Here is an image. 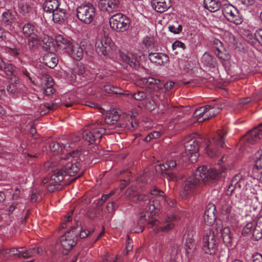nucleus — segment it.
<instances>
[{"instance_id":"1","label":"nucleus","mask_w":262,"mask_h":262,"mask_svg":"<svg viewBox=\"0 0 262 262\" xmlns=\"http://www.w3.org/2000/svg\"><path fill=\"white\" fill-rule=\"evenodd\" d=\"M138 199L143 202L144 211L138 215L137 223L134 224L132 229L133 232H142L146 224L155 233H158L161 231L167 232L174 228L173 222L178 220V216L176 214L173 213L167 215L163 222H160L157 220H150V219H152L157 212L156 200L154 199V198H149L148 196L144 194L139 195Z\"/></svg>"},{"instance_id":"2","label":"nucleus","mask_w":262,"mask_h":262,"mask_svg":"<svg viewBox=\"0 0 262 262\" xmlns=\"http://www.w3.org/2000/svg\"><path fill=\"white\" fill-rule=\"evenodd\" d=\"M202 141L200 137L196 139L186 137L184 143L185 153L182 156L177 155L172 159H168L165 163L156 165V172L169 181H177L178 180V172L181 169L182 164L188 161L192 163L197 161L199 156V145Z\"/></svg>"},{"instance_id":"3","label":"nucleus","mask_w":262,"mask_h":262,"mask_svg":"<svg viewBox=\"0 0 262 262\" xmlns=\"http://www.w3.org/2000/svg\"><path fill=\"white\" fill-rule=\"evenodd\" d=\"M71 158H68L69 161L65 164L63 167L58 170H55L50 177L47 187L48 190L53 192L61 188L60 183L63 180L64 176L70 177L78 174L80 177L83 173L81 170L82 156L78 150H73L69 152Z\"/></svg>"},{"instance_id":"4","label":"nucleus","mask_w":262,"mask_h":262,"mask_svg":"<svg viewBox=\"0 0 262 262\" xmlns=\"http://www.w3.org/2000/svg\"><path fill=\"white\" fill-rule=\"evenodd\" d=\"M221 174L222 173L216 169L208 168L205 165L199 167L193 174L184 181L181 195L187 198L189 194H196L200 191L203 184H209L211 180L220 178Z\"/></svg>"},{"instance_id":"5","label":"nucleus","mask_w":262,"mask_h":262,"mask_svg":"<svg viewBox=\"0 0 262 262\" xmlns=\"http://www.w3.org/2000/svg\"><path fill=\"white\" fill-rule=\"evenodd\" d=\"M42 253V249L39 247H35L29 249H27L26 247L6 249L2 248L0 249V258L6 259L11 255H17L19 257L28 258L35 256L37 254L41 255Z\"/></svg>"},{"instance_id":"6","label":"nucleus","mask_w":262,"mask_h":262,"mask_svg":"<svg viewBox=\"0 0 262 262\" xmlns=\"http://www.w3.org/2000/svg\"><path fill=\"white\" fill-rule=\"evenodd\" d=\"M227 132L224 129L219 130L212 140H209L205 150L207 155L211 158L219 156L221 153V148L225 145V138Z\"/></svg>"},{"instance_id":"7","label":"nucleus","mask_w":262,"mask_h":262,"mask_svg":"<svg viewBox=\"0 0 262 262\" xmlns=\"http://www.w3.org/2000/svg\"><path fill=\"white\" fill-rule=\"evenodd\" d=\"M105 132L101 122H97L92 124L90 129H85L82 133L83 138L91 144H98Z\"/></svg>"},{"instance_id":"8","label":"nucleus","mask_w":262,"mask_h":262,"mask_svg":"<svg viewBox=\"0 0 262 262\" xmlns=\"http://www.w3.org/2000/svg\"><path fill=\"white\" fill-rule=\"evenodd\" d=\"M130 21L125 15L117 13L112 15L109 19L111 28L118 32H124L127 31L130 27Z\"/></svg>"},{"instance_id":"9","label":"nucleus","mask_w":262,"mask_h":262,"mask_svg":"<svg viewBox=\"0 0 262 262\" xmlns=\"http://www.w3.org/2000/svg\"><path fill=\"white\" fill-rule=\"evenodd\" d=\"M77 241V235L74 230L66 232L59 238V242L56 244V247H61L59 252L62 254H67L75 245Z\"/></svg>"},{"instance_id":"10","label":"nucleus","mask_w":262,"mask_h":262,"mask_svg":"<svg viewBox=\"0 0 262 262\" xmlns=\"http://www.w3.org/2000/svg\"><path fill=\"white\" fill-rule=\"evenodd\" d=\"M96 16V9L90 3L80 5L77 8V17L80 21L85 24H90Z\"/></svg>"},{"instance_id":"11","label":"nucleus","mask_w":262,"mask_h":262,"mask_svg":"<svg viewBox=\"0 0 262 262\" xmlns=\"http://www.w3.org/2000/svg\"><path fill=\"white\" fill-rule=\"evenodd\" d=\"M216 239L215 231H206L203 238V250L205 253L211 255L216 253L218 249Z\"/></svg>"},{"instance_id":"12","label":"nucleus","mask_w":262,"mask_h":262,"mask_svg":"<svg viewBox=\"0 0 262 262\" xmlns=\"http://www.w3.org/2000/svg\"><path fill=\"white\" fill-rule=\"evenodd\" d=\"M113 47L111 38L105 36L97 38L95 42L96 51L100 56H107L112 52Z\"/></svg>"},{"instance_id":"13","label":"nucleus","mask_w":262,"mask_h":262,"mask_svg":"<svg viewBox=\"0 0 262 262\" xmlns=\"http://www.w3.org/2000/svg\"><path fill=\"white\" fill-rule=\"evenodd\" d=\"M246 182L240 173L236 174L231 179L225 191V196L230 197L234 191L244 189L246 186Z\"/></svg>"},{"instance_id":"14","label":"nucleus","mask_w":262,"mask_h":262,"mask_svg":"<svg viewBox=\"0 0 262 262\" xmlns=\"http://www.w3.org/2000/svg\"><path fill=\"white\" fill-rule=\"evenodd\" d=\"M60 6V0H45L42 5L43 17L46 21L51 19V15Z\"/></svg>"},{"instance_id":"15","label":"nucleus","mask_w":262,"mask_h":262,"mask_svg":"<svg viewBox=\"0 0 262 262\" xmlns=\"http://www.w3.org/2000/svg\"><path fill=\"white\" fill-rule=\"evenodd\" d=\"M215 231V235L216 237L220 236L222 237L223 241L227 247H231L232 246L233 238L231 235L230 229L229 227H223L219 226L213 229Z\"/></svg>"},{"instance_id":"16","label":"nucleus","mask_w":262,"mask_h":262,"mask_svg":"<svg viewBox=\"0 0 262 262\" xmlns=\"http://www.w3.org/2000/svg\"><path fill=\"white\" fill-rule=\"evenodd\" d=\"M16 12L13 10L8 9L3 12L1 22L3 26L12 30L16 20Z\"/></svg>"},{"instance_id":"17","label":"nucleus","mask_w":262,"mask_h":262,"mask_svg":"<svg viewBox=\"0 0 262 262\" xmlns=\"http://www.w3.org/2000/svg\"><path fill=\"white\" fill-rule=\"evenodd\" d=\"M119 0H99L98 7L101 11L112 13L118 11Z\"/></svg>"},{"instance_id":"18","label":"nucleus","mask_w":262,"mask_h":262,"mask_svg":"<svg viewBox=\"0 0 262 262\" xmlns=\"http://www.w3.org/2000/svg\"><path fill=\"white\" fill-rule=\"evenodd\" d=\"M68 55L76 61L80 60L83 56V49L81 45L72 42L65 51Z\"/></svg>"},{"instance_id":"19","label":"nucleus","mask_w":262,"mask_h":262,"mask_svg":"<svg viewBox=\"0 0 262 262\" xmlns=\"http://www.w3.org/2000/svg\"><path fill=\"white\" fill-rule=\"evenodd\" d=\"M217 207L221 212L224 215H229L233 209V202L228 196H223L219 201Z\"/></svg>"},{"instance_id":"20","label":"nucleus","mask_w":262,"mask_h":262,"mask_svg":"<svg viewBox=\"0 0 262 262\" xmlns=\"http://www.w3.org/2000/svg\"><path fill=\"white\" fill-rule=\"evenodd\" d=\"M216 207L214 204H209L206 208L204 214V220L205 223L207 225H212L216 219L215 213Z\"/></svg>"},{"instance_id":"21","label":"nucleus","mask_w":262,"mask_h":262,"mask_svg":"<svg viewBox=\"0 0 262 262\" xmlns=\"http://www.w3.org/2000/svg\"><path fill=\"white\" fill-rule=\"evenodd\" d=\"M205 119H208L217 115L221 110V105L213 101L205 105Z\"/></svg>"},{"instance_id":"22","label":"nucleus","mask_w":262,"mask_h":262,"mask_svg":"<svg viewBox=\"0 0 262 262\" xmlns=\"http://www.w3.org/2000/svg\"><path fill=\"white\" fill-rule=\"evenodd\" d=\"M149 60L157 66H161L169 61V58L168 55L163 53H152L148 54Z\"/></svg>"},{"instance_id":"23","label":"nucleus","mask_w":262,"mask_h":262,"mask_svg":"<svg viewBox=\"0 0 262 262\" xmlns=\"http://www.w3.org/2000/svg\"><path fill=\"white\" fill-rule=\"evenodd\" d=\"M262 127V123L258 126L249 131L246 135V140L248 143L253 144L257 142L262 136L260 127Z\"/></svg>"},{"instance_id":"24","label":"nucleus","mask_w":262,"mask_h":262,"mask_svg":"<svg viewBox=\"0 0 262 262\" xmlns=\"http://www.w3.org/2000/svg\"><path fill=\"white\" fill-rule=\"evenodd\" d=\"M68 17V14L67 10L64 9L59 7L51 15V19H47L48 20H52L55 23L58 24H63Z\"/></svg>"},{"instance_id":"25","label":"nucleus","mask_w":262,"mask_h":262,"mask_svg":"<svg viewBox=\"0 0 262 262\" xmlns=\"http://www.w3.org/2000/svg\"><path fill=\"white\" fill-rule=\"evenodd\" d=\"M138 84L146 88H151L155 90L161 89L162 84L160 86L161 81L159 79H156L154 77H149L148 78H143L138 81Z\"/></svg>"},{"instance_id":"26","label":"nucleus","mask_w":262,"mask_h":262,"mask_svg":"<svg viewBox=\"0 0 262 262\" xmlns=\"http://www.w3.org/2000/svg\"><path fill=\"white\" fill-rule=\"evenodd\" d=\"M164 95L160 92H155L151 96V100L146 104L147 108L150 110H154L159 104H161V100H163Z\"/></svg>"},{"instance_id":"27","label":"nucleus","mask_w":262,"mask_h":262,"mask_svg":"<svg viewBox=\"0 0 262 262\" xmlns=\"http://www.w3.org/2000/svg\"><path fill=\"white\" fill-rule=\"evenodd\" d=\"M151 6L156 11L162 13L171 7L170 0H152Z\"/></svg>"},{"instance_id":"28","label":"nucleus","mask_w":262,"mask_h":262,"mask_svg":"<svg viewBox=\"0 0 262 262\" xmlns=\"http://www.w3.org/2000/svg\"><path fill=\"white\" fill-rule=\"evenodd\" d=\"M158 110L163 114L172 115L177 113L178 109L177 107L171 105L168 100L164 98L163 100H161V104L159 105Z\"/></svg>"},{"instance_id":"29","label":"nucleus","mask_w":262,"mask_h":262,"mask_svg":"<svg viewBox=\"0 0 262 262\" xmlns=\"http://www.w3.org/2000/svg\"><path fill=\"white\" fill-rule=\"evenodd\" d=\"M124 62L133 69L138 70L140 68V62L137 56L132 53H128L123 57Z\"/></svg>"},{"instance_id":"30","label":"nucleus","mask_w":262,"mask_h":262,"mask_svg":"<svg viewBox=\"0 0 262 262\" xmlns=\"http://www.w3.org/2000/svg\"><path fill=\"white\" fill-rule=\"evenodd\" d=\"M43 62L47 66L51 69L54 68L58 62L57 56L53 52H50L43 56Z\"/></svg>"},{"instance_id":"31","label":"nucleus","mask_w":262,"mask_h":262,"mask_svg":"<svg viewBox=\"0 0 262 262\" xmlns=\"http://www.w3.org/2000/svg\"><path fill=\"white\" fill-rule=\"evenodd\" d=\"M62 146L58 142L52 141L50 143V148L51 151L55 155L59 154L61 152H64V150H67V148L71 147V145L69 143H62Z\"/></svg>"},{"instance_id":"32","label":"nucleus","mask_w":262,"mask_h":262,"mask_svg":"<svg viewBox=\"0 0 262 262\" xmlns=\"http://www.w3.org/2000/svg\"><path fill=\"white\" fill-rule=\"evenodd\" d=\"M101 89L103 90L105 92L108 93H112L113 94L123 95L129 96V93H126V91L119 87L115 86H110L107 84H101L100 86Z\"/></svg>"},{"instance_id":"33","label":"nucleus","mask_w":262,"mask_h":262,"mask_svg":"<svg viewBox=\"0 0 262 262\" xmlns=\"http://www.w3.org/2000/svg\"><path fill=\"white\" fill-rule=\"evenodd\" d=\"M120 115L116 109L113 108L107 112L105 118V123L107 124H114L119 119Z\"/></svg>"},{"instance_id":"34","label":"nucleus","mask_w":262,"mask_h":262,"mask_svg":"<svg viewBox=\"0 0 262 262\" xmlns=\"http://www.w3.org/2000/svg\"><path fill=\"white\" fill-rule=\"evenodd\" d=\"M9 80L10 83L7 86V91L11 97H15L18 95L17 84L19 83V80L18 78H15Z\"/></svg>"},{"instance_id":"35","label":"nucleus","mask_w":262,"mask_h":262,"mask_svg":"<svg viewBox=\"0 0 262 262\" xmlns=\"http://www.w3.org/2000/svg\"><path fill=\"white\" fill-rule=\"evenodd\" d=\"M17 74L19 76L27 79L32 83H34V75L30 69L21 66L18 69Z\"/></svg>"},{"instance_id":"36","label":"nucleus","mask_w":262,"mask_h":262,"mask_svg":"<svg viewBox=\"0 0 262 262\" xmlns=\"http://www.w3.org/2000/svg\"><path fill=\"white\" fill-rule=\"evenodd\" d=\"M55 41L57 46L60 49L63 50L64 52L66 50V48H68V46H69L72 42L69 38L64 37L61 34H58L56 36Z\"/></svg>"},{"instance_id":"37","label":"nucleus","mask_w":262,"mask_h":262,"mask_svg":"<svg viewBox=\"0 0 262 262\" xmlns=\"http://www.w3.org/2000/svg\"><path fill=\"white\" fill-rule=\"evenodd\" d=\"M204 7L210 12H215L219 10L221 7L219 0H204Z\"/></svg>"},{"instance_id":"38","label":"nucleus","mask_w":262,"mask_h":262,"mask_svg":"<svg viewBox=\"0 0 262 262\" xmlns=\"http://www.w3.org/2000/svg\"><path fill=\"white\" fill-rule=\"evenodd\" d=\"M15 68V65L11 63H5L4 62V65L2 71L4 72L9 80H13L15 78H17L14 74Z\"/></svg>"},{"instance_id":"39","label":"nucleus","mask_w":262,"mask_h":262,"mask_svg":"<svg viewBox=\"0 0 262 262\" xmlns=\"http://www.w3.org/2000/svg\"><path fill=\"white\" fill-rule=\"evenodd\" d=\"M184 247L187 256L188 257L191 256L195 249L194 240L191 237H188L186 239Z\"/></svg>"},{"instance_id":"40","label":"nucleus","mask_w":262,"mask_h":262,"mask_svg":"<svg viewBox=\"0 0 262 262\" xmlns=\"http://www.w3.org/2000/svg\"><path fill=\"white\" fill-rule=\"evenodd\" d=\"M35 26L30 23H27L24 25L22 31L24 36L27 38L37 35L35 34Z\"/></svg>"},{"instance_id":"41","label":"nucleus","mask_w":262,"mask_h":262,"mask_svg":"<svg viewBox=\"0 0 262 262\" xmlns=\"http://www.w3.org/2000/svg\"><path fill=\"white\" fill-rule=\"evenodd\" d=\"M28 38V46L30 51H34L39 46L40 40L37 35L27 37Z\"/></svg>"},{"instance_id":"42","label":"nucleus","mask_w":262,"mask_h":262,"mask_svg":"<svg viewBox=\"0 0 262 262\" xmlns=\"http://www.w3.org/2000/svg\"><path fill=\"white\" fill-rule=\"evenodd\" d=\"M201 61L204 64L209 68L214 67L216 64L215 58L206 52L203 55Z\"/></svg>"},{"instance_id":"43","label":"nucleus","mask_w":262,"mask_h":262,"mask_svg":"<svg viewBox=\"0 0 262 262\" xmlns=\"http://www.w3.org/2000/svg\"><path fill=\"white\" fill-rule=\"evenodd\" d=\"M18 193H19V190L16 189L15 193L13 194V199L14 200V201L8 208V211L10 213H13L15 209L20 207V199L18 198L17 196Z\"/></svg>"},{"instance_id":"44","label":"nucleus","mask_w":262,"mask_h":262,"mask_svg":"<svg viewBox=\"0 0 262 262\" xmlns=\"http://www.w3.org/2000/svg\"><path fill=\"white\" fill-rule=\"evenodd\" d=\"M85 70L84 66L81 63H77L72 69V73L71 78L72 80L76 79V75H82L85 73Z\"/></svg>"},{"instance_id":"45","label":"nucleus","mask_w":262,"mask_h":262,"mask_svg":"<svg viewBox=\"0 0 262 262\" xmlns=\"http://www.w3.org/2000/svg\"><path fill=\"white\" fill-rule=\"evenodd\" d=\"M228 20L236 25H239L243 22V17L237 9L231 16H230Z\"/></svg>"},{"instance_id":"46","label":"nucleus","mask_w":262,"mask_h":262,"mask_svg":"<svg viewBox=\"0 0 262 262\" xmlns=\"http://www.w3.org/2000/svg\"><path fill=\"white\" fill-rule=\"evenodd\" d=\"M95 80L97 81L102 80V82L99 83L98 85L99 88L101 89L100 86L102 84H107L110 83L112 80V78L108 74H106L103 73H98L95 77Z\"/></svg>"},{"instance_id":"47","label":"nucleus","mask_w":262,"mask_h":262,"mask_svg":"<svg viewBox=\"0 0 262 262\" xmlns=\"http://www.w3.org/2000/svg\"><path fill=\"white\" fill-rule=\"evenodd\" d=\"M205 106L196 108L193 113V117L196 118L198 122H203L205 119Z\"/></svg>"},{"instance_id":"48","label":"nucleus","mask_w":262,"mask_h":262,"mask_svg":"<svg viewBox=\"0 0 262 262\" xmlns=\"http://www.w3.org/2000/svg\"><path fill=\"white\" fill-rule=\"evenodd\" d=\"M54 82L53 78L48 74H45L42 76V83L41 84V90L43 91L48 87L53 86Z\"/></svg>"},{"instance_id":"49","label":"nucleus","mask_w":262,"mask_h":262,"mask_svg":"<svg viewBox=\"0 0 262 262\" xmlns=\"http://www.w3.org/2000/svg\"><path fill=\"white\" fill-rule=\"evenodd\" d=\"M255 227L253 223L249 222L247 223L242 230V235L246 236L251 234Z\"/></svg>"},{"instance_id":"50","label":"nucleus","mask_w":262,"mask_h":262,"mask_svg":"<svg viewBox=\"0 0 262 262\" xmlns=\"http://www.w3.org/2000/svg\"><path fill=\"white\" fill-rule=\"evenodd\" d=\"M129 96H130L132 98H134L137 101L143 100L147 97L146 93L142 91H137L133 94L129 93Z\"/></svg>"},{"instance_id":"51","label":"nucleus","mask_w":262,"mask_h":262,"mask_svg":"<svg viewBox=\"0 0 262 262\" xmlns=\"http://www.w3.org/2000/svg\"><path fill=\"white\" fill-rule=\"evenodd\" d=\"M255 227L252 233L253 237L255 241H257L262 238V229L260 228V226Z\"/></svg>"},{"instance_id":"52","label":"nucleus","mask_w":262,"mask_h":262,"mask_svg":"<svg viewBox=\"0 0 262 262\" xmlns=\"http://www.w3.org/2000/svg\"><path fill=\"white\" fill-rule=\"evenodd\" d=\"M214 53L219 58L224 61L228 60L230 58V55L226 52L224 48L223 50H221V52L216 51H214Z\"/></svg>"},{"instance_id":"53","label":"nucleus","mask_w":262,"mask_h":262,"mask_svg":"<svg viewBox=\"0 0 262 262\" xmlns=\"http://www.w3.org/2000/svg\"><path fill=\"white\" fill-rule=\"evenodd\" d=\"M254 40L256 47L259 45L262 46V29H258L254 33Z\"/></svg>"},{"instance_id":"54","label":"nucleus","mask_w":262,"mask_h":262,"mask_svg":"<svg viewBox=\"0 0 262 262\" xmlns=\"http://www.w3.org/2000/svg\"><path fill=\"white\" fill-rule=\"evenodd\" d=\"M71 230H74V231H75V233H76V232H79V236L81 238H85L86 237H87L89 235H90L91 234H92L94 230H82L81 229V228H80L79 230H78V228H74V227H71Z\"/></svg>"},{"instance_id":"55","label":"nucleus","mask_w":262,"mask_h":262,"mask_svg":"<svg viewBox=\"0 0 262 262\" xmlns=\"http://www.w3.org/2000/svg\"><path fill=\"white\" fill-rule=\"evenodd\" d=\"M154 39L152 37L146 36H145L142 41L143 44L146 48H151L154 46Z\"/></svg>"},{"instance_id":"56","label":"nucleus","mask_w":262,"mask_h":262,"mask_svg":"<svg viewBox=\"0 0 262 262\" xmlns=\"http://www.w3.org/2000/svg\"><path fill=\"white\" fill-rule=\"evenodd\" d=\"M183 27L181 25L177 24L175 25H170L168 27L169 31L174 34H179L182 32Z\"/></svg>"},{"instance_id":"57","label":"nucleus","mask_w":262,"mask_h":262,"mask_svg":"<svg viewBox=\"0 0 262 262\" xmlns=\"http://www.w3.org/2000/svg\"><path fill=\"white\" fill-rule=\"evenodd\" d=\"M224 49L223 43L218 39H215L213 41V51H219L221 52V50Z\"/></svg>"},{"instance_id":"58","label":"nucleus","mask_w":262,"mask_h":262,"mask_svg":"<svg viewBox=\"0 0 262 262\" xmlns=\"http://www.w3.org/2000/svg\"><path fill=\"white\" fill-rule=\"evenodd\" d=\"M160 135L161 133L159 132H152L146 136L145 138V141L146 142H149L152 139L158 138Z\"/></svg>"},{"instance_id":"59","label":"nucleus","mask_w":262,"mask_h":262,"mask_svg":"<svg viewBox=\"0 0 262 262\" xmlns=\"http://www.w3.org/2000/svg\"><path fill=\"white\" fill-rule=\"evenodd\" d=\"M31 10V6L27 4H22L19 7V12L23 15L29 13Z\"/></svg>"},{"instance_id":"60","label":"nucleus","mask_w":262,"mask_h":262,"mask_svg":"<svg viewBox=\"0 0 262 262\" xmlns=\"http://www.w3.org/2000/svg\"><path fill=\"white\" fill-rule=\"evenodd\" d=\"M256 156H260V157L258 158L255 162V167L258 170H261L262 171V155L261 152L257 151L256 155Z\"/></svg>"},{"instance_id":"61","label":"nucleus","mask_w":262,"mask_h":262,"mask_svg":"<svg viewBox=\"0 0 262 262\" xmlns=\"http://www.w3.org/2000/svg\"><path fill=\"white\" fill-rule=\"evenodd\" d=\"M177 48H182L183 50H185L186 47L184 42L179 40H176L172 45V49L175 50Z\"/></svg>"},{"instance_id":"62","label":"nucleus","mask_w":262,"mask_h":262,"mask_svg":"<svg viewBox=\"0 0 262 262\" xmlns=\"http://www.w3.org/2000/svg\"><path fill=\"white\" fill-rule=\"evenodd\" d=\"M54 105L55 104L54 103L50 104L49 103H46L43 105L44 107L46 108V110L45 112L43 111H41V114L44 115L47 113H49L50 111L54 109Z\"/></svg>"},{"instance_id":"63","label":"nucleus","mask_w":262,"mask_h":262,"mask_svg":"<svg viewBox=\"0 0 262 262\" xmlns=\"http://www.w3.org/2000/svg\"><path fill=\"white\" fill-rule=\"evenodd\" d=\"M251 262H262V255L259 253H255L252 256Z\"/></svg>"},{"instance_id":"64","label":"nucleus","mask_w":262,"mask_h":262,"mask_svg":"<svg viewBox=\"0 0 262 262\" xmlns=\"http://www.w3.org/2000/svg\"><path fill=\"white\" fill-rule=\"evenodd\" d=\"M39 195V191L36 190L35 192L33 191L31 194L30 196V201L32 203L36 202L37 201L38 199V196Z\"/></svg>"}]
</instances>
